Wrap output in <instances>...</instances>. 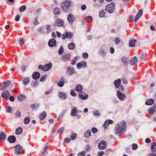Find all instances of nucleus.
<instances>
[{
	"label": "nucleus",
	"instance_id": "nucleus-1",
	"mask_svg": "<svg viewBox=\"0 0 156 156\" xmlns=\"http://www.w3.org/2000/svg\"><path fill=\"white\" fill-rule=\"evenodd\" d=\"M126 128V122L123 121L118 123L115 127V133L118 135L124 132Z\"/></svg>",
	"mask_w": 156,
	"mask_h": 156
},
{
	"label": "nucleus",
	"instance_id": "nucleus-2",
	"mask_svg": "<svg viewBox=\"0 0 156 156\" xmlns=\"http://www.w3.org/2000/svg\"><path fill=\"white\" fill-rule=\"evenodd\" d=\"M60 6L63 11L67 12L69 8L71 6L70 2L67 1L63 2L61 4Z\"/></svg>",
	"mask_w": 156,
	"mask_h": 156
},
{
	"label": "nucleus",
	"instance_id": "nucleus-3",
	"mask_svg": "<svg viewBox=\"0 0 156 156\" xmlns=\"http://www.w3.org/2000/svg\"><path fill=\"white\" fill-rule=\"evenodd\" d=\"M24 150L22 147L18 144L15 147V154L16 155L22 154H23Z\"/></svg>",
	"mask_w": 156,
	"mask_h": 156
},
{
	"label": "nucleus",
	"instance_id": "nucleus-4",
	"mask_svg": "<svg viewBox=\"0 0 156 156\" xmlns=\"http://www.w3.org/2000/svg\"><path fill=\"white\" fill-rule=\"evenodd\" d=\"M115 9V4L112 3L107 6L106 10L110 13H112L114 12Z\"/></svg>",
	"mask_w": 156,
	"mask_h": 156
},
{
	"label": "nucleus",
	"instance_id": "nucleus-5",
	"mask_svg": "<svg viewBox=\"0 0 156 156\" xmlns=\"http://www.w3.org/2000/svg\"><path fill=\"white\" fill-rule=\"evenodd\" d=\"M73 35V34L71 32H66L62 34V38L63 40H65L67 38L70 39L72 38Z\"/></svg>",
	"mask_w": 156,
	"mask_h": 156
},
{
	"label": "nucleus",
	"instance_id": "nucleus-6",
	"mask_svg": "<svg viewBox=\"0 0 156 156\" xmlns=\"http://www.w3.org/2000/svg\"><path fill=\"white\" fill-rule=\"evenodd\" d=\"M66 73L69 76H71L74 74H76V72L73 67H69L67 68Z\"/></svg>",
	"mask_w": 156,
	"mask_h": 156
},
{
	"label": "nucleus",
	"instance_id": "nucleus-7",
	"mask_svg": "<svg viewBox=\"0 0 156 156\" xmlns=\"http://www.w3.org/2000/svg\"><path fill=\"white\" fill-rule=\"evenodd\" d=\"M3 86H2L0 90H4L7 88L11 85V82L8 80L4 81L3 82Z\"/></svg>",
	"mask_w": 156,
	"mask_h": 156
},
{
	"label": "nucleus",
	"instance_id": "nucleus-8",
	"mask_svg": "<svg viewBox=\"0 0 156 156\" xmlns=\"http://www.w3.org/2000/svg\"><path fill=\"white\" fill-rule=\"evenodd\" d=\"M87 64L85 61L78 63L76 64V67L78 69H80L82 68H85L87 67Z\"/></svg>",
	"mask_w": 156,
	"mask_h": 156
},
{
	"label": "nucleus",
	"instance_id": "nucleus-9",
	"mask_svg": "<svg viewBox=\"0 0 156 156\" xmlns=\"http://www.w3.org/2000/svg\"><path fill=\"white\" fill-rule=\"evenodd\" d=\"M117 95L119 98L122 101L125 100L126 98V95L122 93L119 91H117Z\"/></svg>",
	"mask_w": 156,
	"mask_h": 156
},
{
	"label": "nucleus",
	"instance_id": "nucleus-10",
	"mask_svg": "<svg viewBox=\"0 0 156 156\" xmlns=\"http://www.w3.org/2000/svg\"><path fill=\"white\" fill-rule=\"evenodd\" d=\"M98 146L100 149H105L107 146L106 142L104 140L101 141L98 144Z\"/></svg>",
	"mask_w": 156,
	"mask_h": 156
},
{
	"label": "nucleus",
	"instance_id": "nucleus-11",
	"mask_svg": "<svg viewBox=\"0 0 156 156\" xmlns=\"http://www.w3.org/2000/svg\"><path fill=\"white\" fill-rule=\"evenodd\" d=\"M70 55L69 54H66L62 56L61 60L63 62H66L70 59Z\"/></svg>",
	"mask_w": 156,
	"mask_h": 156
},
{
	"label": "nucleus",
	"instance_id": "nucleus-12",
	"mask_svg": "<svg viewBox=\"0 0 156 156\" xmlns=\"http://www.w3.org/2000/svg\"><path fill=\"white\" fill-rule=\"evenodd\" d=\"M78 95L80 98L83 100H86L88 97V95L86 94L84 92H80Z\"/></svg>",
	"mask_w": 156,
	"mask_h": 156
},
{
	"label": "nucleus",
	"instance_id": "nucleus-13",
	"mask_svg": "<svg viewBox=\"0 0 156 156\" xmlns=\"http://www.w3.org/2000/svg\"><path fill=\"white\" fill-rule=\"evenodd\" d=\"M9 93L7 90H6L2 94V98L5 100H7L9 99Z\"/></svg>",
	"mask_w": 156,
	"mask_h": 156
},
{
	"label": "nucleus",
	"instance_id": "nucleus-14",
	"mask_svg": "<svg viewBox=\"0 0 156 156\" xmlns=\"http://www.w3.org/2000/svg\"><path fill=\"white\" fill-rule=\"evenodd\" d=\"M38 68L44 71H47L49 70V63L46 64L43 66L41 65H39Z\"/></svg>",
	"mask_w": 156,
	"mask_h": 156
},
{
	"label": "nucleus",
	"instance_id": "nucleus-15",
	"mask_svg": "<svg viewBox=\"0 0 156 156\" xmlns=\"http://www.w3.org/2000/svg\"><path fill=\"white\" fill-rule=\"evenodd\" d=\"M143 11L142 9H140L139 10L138 12L136 14L134 19L135 22H136L138 19L143 14Z\"/></svg>",
	"mask_w": 156,
	"mask_h": 156
},
{
	"label": "nucleus",
	"instance_id": "nucleus-16",
	"mask_svg": "<svg viewBox=\"0 0 156 156\" xmlns=\"http://www.w3.org/2000/svg\"><path fill=\"white\" fill-rule=\"evenodd\" d=\"M74 18L73 15L72 13L69 14L67 16V20L69 23L71 24L73 23Z\"/></svg>",
	"mask_w": 156,
	"mask_h": 156
},
{
	"label": "nucleus",
	"instance_id": "nucleus-17",
	"mask_svg": "<svg viewBox=\"0 0 156 156\" xmlns=\"http://www.w3.org/2000/svg\"><path fill=\"white\" fill-rule=\"evenodd\" d=\"M65 79L64 77H61L59 82L58 83L57 85L60 87H62L65 83Z\"/></svg>",
	"mask_w": 156,
	"mask_h": 156
},
{
	"label": "nucleus",
	"instance_id": "nucleus-18",
	"mask_svg": "<svg viewBox=\"0 0 156 156\" xmlns=\"http://www.w3.org/2000/svg\"><path fill=\"white\" fill-rule=\"evenodd\" d=\"M130 65L132 66L134 65L138 62V58L136 56L131 58L129 61Z\"/></svg>",
	"mask_w": 156,
	"mask_h": 156
},
{
	"label": "nucleus",
	"instance_id": "nucleus-19",
	"mask_svg": "<svg viewBox=\"0 0 156 156\" xmlns=\"http://www.w3.org/2000/svg\"><path fill=\"white\" fill-rule=\"evenodd\" d=\"M55 23L58 27H62L64 24L63 21L62 20L59 19H58L56 20Z\"/></svg>",
	"mask_w": 156,
	"mask_h": 156
},
{
	"label": "nucleus",
	"instance_id": "nucleus-20",
	"mask_svg": "<svg viewBox=\"0 0 156 156\" xmlns=\"http://www.w3.org/2000/svg\"><path fill=\"white\" fill-rule=\"evenodd\" d=\"M121 61L123 64L125 66H127L128 65V58L127 57L125 56H123L121 58Z\"/></svg>",
	"mask_w": 156,
	"mask_h": 156
},
{
	"label": "nucleus",
	"instance_id": "nucleus-21",
	"mask_svg": "<svg viewBox=\"0 0 156 156\" xmlns=\"http://www.w3.org/2000/svg\"><path fill=\"white\" fill-rule=\"evenodd\" d=\"M59 97L62 99H65L67 97V94L63 92H60L58 94Z\"/></svg>",
	"mask_w": 156,
	"mask_h": 156
},
{
	"label": "nucleus",
	"instance_id": "nucleus-22",
	"mask_svg": "<svg viewBox=\"0 0 156 156\" xmlns=\"http://www.w3.org/2000/svg\"><path fill=\"white\" fill-rule=\"evenodd\" d=\"M78 113V110L76 107H74L71 110V115L73 116H76Z\"/></svg>",
	"mask_w": 156,
	"mask_h": 156
},
{
	"label": "nucleus",
	"instance_id": "nucleus-23",
	"mask_svg": "<svg viewBox=\"0 0 156 156\" xmlns=\"http://www.w3.org/2000/svg\"><path fill=\"white\" fill-rule=\"evenodd\" d=\"M136 40L133 38L130 39L129 41V46L131 47H134L135 46V44L136 42Z\"/></svg>",
	"mask_w": 156,
	"mask_h": 156
},
{
	"label": "nucleus",
	"instance_id": "nucleus-24",
	"mask_svg": "<svg viewBox=\"0 0 156 156\" xmlns=\"http://www.w3.org/2000/svg\"><path fill=\"white\" fill-rule=\"evenodd\" d=\"M98 53L99 55L103 57H105L106 55V52L104 49L102 48H100L99 49Z\"/></svg>",
	"mask_w": 156,
	"mask_h": 156
},
{
	"label": "nucleus",
	"instance_id": "nucleus-25",
	"mask_svg": "<svg viewBox=\"0 0 156 156\" xmlns=\"http://www.w3.org/2000/svg\"><path fill=\"white\" fill-rule=\"evenodd\" d=\"M121 79H119L114 81V84L115 87L116 88H118L120 86Z\"/></svg>",
	"mask_w": 156,
	"mask_h": 156
},
{
	"label": "nucleus",
	"instance_id": "nucleus-26",
	"mask_svg": "<svg viewBox=\"0 0 156 156\" xmlns=\"http://www.w3.org/2000/svg\"><path fill=\"white\" fill-rule=\"evenodd\" d=\"M8 140L10 143H13L16 140V137L14 136H10L8 138Z\"/></svg>",
	"mask_w": 156,
	"mask_h": 156
},
{
	"label": "nucleus",
	"instance_id": "nucleus-27",
	"mask_svg": "<svg viewBox=\"0 0 156 156\" xmlns=\"http://www.w3.org/2000/svg\"><path fill=\"white\" fill-rule=\"evenodd\" d=\"M91 132L90 130H87L84 133V137L86 138L89 139L91 136Z\"/></svg>",
	"mask_w": 156,
	"mask_h": 156
},
{
	"label": "nucleus",
	"instance_id": "nucleus-28",
	"mask_svg": "<svg viewBox=\"0 0 156 156\" xmlns=\"http://www.w3.org/2000/svg\"><path fill=\"white\" fill-rule=\"evenodd\" d=\"M113 123V121L112 120L108 119L105 121L104 123V124L103 126L104 128H106L107 127V126L108 125L112 124Z\"/></svg>",
	"mask_w": 156,
	"mask_h": 156
},
{
	"label": "nucleus",
	"instance_id": "nucleus-29",
	"mask_svg": "<svg viewBox=\"0 0 156 156\" xmlns=\"http://www.w3.org/2000/svg\"><path fill=\"white\" fill-rule=\"evenodd\" d=\"M40 76V73L38 72H36L33 74L32 77L34 79L37 80L39 78Z\"/></svg>",
	"mask_w": 156,
	"mask_h": 156
},
{
	"label": "nucleus",
	"instance_id": "nucleus-30",
	"mask_svg": "<svg viewBox=\"0 0 156 156\" xmlns=\"http://www.w3.org/2000/svg\"><path fill=\"white\" fill-rule=\"evenodd\" d=\"M56 41L54 39H52L49 40V47H52L55 46Z\"/></svg>",
	"mask_w": 156,
	"mask_h": 156
},
{
	"label": "nucleus",
	"instance_id": "nucleus-31",
	"mask_svg": "<svg viewBox=\"0 0 156 156\" xmlns=\"http://www.w3.org/2000/svg\"><path fill=\"white\" fill-rule=\"evenodd\" d=\"M83 87L81 84H78L76 87L75 90L77 92H81V91L83 90Z\"/></svg>",
	"mask_w": 156,
	"mask_h": 156
},
{
	"label": "nucleus",
	"instance_id": "nucleus-32",
	"mask_svg": "<svg viewBox=\"0 0 156 156\" xmlns=\"http://www.w3.org/2000/svg\"><path fill=\"white\" fill-rule=\"evenodd\" d=\"M53 12L55 15H59L61 12L58 8L56 7L53 10Z\"/></svg>",
	"mask_w": 156,
	"mask_h": 156
},
{
	"label": "nucleus",
	"instance_id": "nucleus-33",
	"mask_svg": "<svg viewBox=\"0 0 156 156\" xmlns=\"http://www.w3.org/2000/svg\"><path fill=\"white\" fill-rule=\"evenodd\" d=\"M151 152L152 154L153 153V152H155L156 151V142H154L153 143L151 147Z\"/></svg>",
	"mask_w": 156,
	"mask_h": 156
},
{
	"label": "nucleus",
	"instance_id": "nucleus-34",
	"mask_svg": "<svg viewBox=\"0 0 156 156\" xmlns=\"http://www.w3.org/2000/svg\"><path fill=\"white\" fill-rule=\"evenodd\" d=\"M30 80L29 78L28 77H25L23 79V82L24 85H27L30 82Z\"/></svg>",
	"mask_w": 156,
	"mask_h": 156
},
{
	"label": "nucleus",
	"instance_id": "nucleus-35",
	"mask_svg": "<svg viewBox=\"0 0 156 156\" xmlns=\"http://www.w3.org/2000/svg\"><path fill=\"white\" fill-rule=\"evenodd\" d=\"M106 9H103L100 11L99 13V16L100 17H104L105 14L106 12Z\"/></svg>",
	"mask_w": 156,
	"mask_h": 156
},
{
	"label": "nucleus",
	"instance_id": "nucleus-36",
	"mask_svg": "<svg viewBox=\"0 0 156 156\" xmlns=\"http://www.w3.org/2000/svg\"><path fill=\"white\" fill-rule=\"evenodd\" d=\"M26 98V97L23 94H20L18 96L17 99L19 101H22L25 99Z\"/></svg>",
	"mask_w": 156,
	"mask_h": 156
},
{
	"label": "nucleus",
	"instance_id": "nucleus-37",
	"mask_svg": "<svg viewBox=\"0 0 156 156\" xmlns=\"http://www.w3.org/2000/svg\"><path fill=\"white\" fill-rule=\"evenodd\" d=\"M154 102V101L152 99H150L146 101L145 104L147 105H150L153 104Z\"/></svg>",
	"mask_w": 156,
	"mask_h": 156
},
{
	"label": "nucleus",
	"instance_id": "nucleus-38",
	"mask_svg": "<svg viewBox=\"0 0 156 156\" xmlns=\"http://www.w3.org/2000/svg\"><path fill=\"white\" fill-rule=\"evenodd\" d=\"M46 113L45 112H43L42 114H41L39 118L40 119L42 120H44V119L45 118L46 116Z\"/></svg>",
	"mask_w": 156,
	"mask_h": 156
},
{
	"label": "nucleus",
	"instance_id": "nucleus-39",
	"mask_svg": "<svg viewBox=\"0 0 156 156\" xmlns=\"http://www.w3.org/2000/svg\"><path fill=\"white\" fill-rule=\"evenodd\" d=\"M75 47V44L73 42L69 43L68 45V48L70 50H73L74 49Z\"/></svg>",
	"mask_w": 156,
	"mask_h": 156
},
{
	"label": "nucleus",
	"instance_id": "nucleus-40",
	"mask_svg": "<svg viewBox=\"0 0 156 156\" xmlns=\"http://www.w3.org/2000/svg\"><path fill=\"white\" fill-rule=\"evenodd\" d=\"M23 131V129L21 127H19L16 129L15 131V133L17 135L20 134Z\"/></svg>",
	"mask_w": 156,
	"mask_h": 156
},
{
	"label": "nucleus",
	"instance_id": "nucleus-41",
	"mask_svg": "<svg viewBox=\"0 0 156 156\" xmlns=\"http://www.w3.org/2000/svg\"><path fill=\"white\" fill-rule=\"evenodd\" d=\"M6 137V134L2 132H1L0 134V141L4 140Z\"/></svg>",
	"mask_w": 156,
	"mask_h": 156
},
{
	"label": "nucleus",
	"instance_id": "nucleus-42",
	"mask_svg": "<svg viewBox=\"0 0 156 156\" xmlns=\"http://www.w3.org/2000/svg\"><path fill=\"white\" fill-rule=\"evenodd\" d=\"M148 112L149 113L151 114H153L155 112V109L153 107H152L149 108L148 110Z\"/></svg>",
	"mask_w": 156,
	"mask_h": 156
},
{
	"label": "nucleus",
	"instance_id": "nucleus-43",
	"mask_svg": "<svg viewBox=\"0 0 156 156\" xmlns=\"http://www.w3.org/2000/svg\"><path fill=\"white\" fill-rule=\"evenodd\" d=\"M30 119L29 117H26L24 119V122L25 124H28L30 122Z\"/></svg>",
	"mask_w": 156,
	"mask_h": 156
},
{
	"label": "nucleus",
	"instance_id": "nucleus-44",
	"mask_svg": "<svg viewBox=\"0 0 156 156\" xmlns=\"http://www.w3.org/2000/svg\"><path fill=\"white\" fill-rule=\"evenodd\" d=\"M93 115L95 117H97L100 116V114L98 110H95L93 112Z\"/></svg>",
	"mask_w": 156,
	"mask_h": 156
},
{
	"label": "nucleus",
	"instance_id": "nucleus-45",
	"mask_svg": "<svg viewBox=\"0 0 156 156\" xmlns=\"http://www.w3.org/2000/svg\"><path fill=\"white\" fill-rule=\"evenodd\" d=\"M39 82L37 81H33L31 83V86L33 87H37L38 84Z\"/></svg>",
	"mask_w": 156,
	"mask_h": 156
},
{
	"label": "nucleus",
	"instance_id": "nucleus-46",
	"mask_svg": "<svg viewBox=\"0 0 156 156\" xmlns=\"http://www.w3.org/2000/svg\"><path fill=\"white\" fill-rule=\"evenodd\" d=\"M26 9V5H23L19 9V11L20 12H24Z\"/></svg>",
	"mask_w": 156,
	"mask_h": 156
},
{
	"label": "nucleus",
	"instance_id": "nucleus-47",
	"mask_svg": "<svg viewBox=\"0 0 156 156\" xmlns=\"http://www.w3.org/2000/svg\"><path fill=\"white\" fill-rule=\"evenodd\" d=\"M78 57H79L76 56L73 58L71 63V64L72 65L74 66L76 64V62L78 58Z\"/></svg>",
	"mask_w": 156,
	"mask_h": 156
},
{
	"label": "nucleus",
	"instance_id": "nucleus-48",
	"mask_svg": "<svg viewBox=\"0 0 156 156\" xmlns=\"http://www.w3.org/2000/svg\"><path fill=\"white\" fill-rule=\"evenodd\" d=\"M77 134L76 133H72L71 136V139L72 140H75L76 138Z\"/></svg>",
	"mask_w": 156,
	"mask_h": 156
},
{
	"label": "nucleus",
	"instance_id": "nucleus-49",
	"mask_svg": "<svg viewBox=\"0 0 156 156\" xmlns=\"http://www.w3.org/2000/svg\"><path fill=\"white\" fill-rule=\"evenodd\" d=\"M48 147L47 145V146L45 147L44 149V150L43 152H42V154L43 155H46V154H48V153L47 151L48 149Z\"/></svg>",
	"mask_w": 156,
	"mask_h": 156
},
{
	"label": "nucleus",
	"instance_id": "nucleus-50",
	"mask_svg": "<svg viewBox=\"0 0 156 156\" xmlns=\"http://www.w3.org/2000/svg\"><path fill=\"white\" fill-rule=\"evenodd\" d=\"M114 42L115 44H119L120 42V40L118 37H116L114 39Z\"/></svg>",
	"mask_w": 156,
	"mask_h": 156
},
{
	"label": "nucleus",
	"instance_id": "nucleus-51",
	"mask_svg": "<svg viewBox=\"0 0 156 156\" xmlns=\"http://www.w3.org/2000/svg\"><path fill=\"white\" fill-rule=\"evenodd\" d=\"M92 17L91 16H89L86 18V21L87 22H90L92 21Z\"/></svg>",
	"mask_w": 156,
	"mask_h": 156
},
{
	"label": "nucleus",
	"instance_id": "nucleus-52",
	"mask_svg": "<svg viewBox=\"0 0 156 156\" xmlns=\"http://www.w3.org/2000/svg\"><path fill=\"white\" fill-rule=\"evenodd\" d=\"M88 57V55L87 52L83 53L82 55L83 58L85 59H87Z\"/></svg>",
	"mask_w": 156,
	"mask_h": 156
},
{
	"label": "nucleus",
	"instance_id": "nucleus-53",
	"mask_svg": "<svg viewBox=\"0 0 156 156\" xmlns=\"http://www.w3.org/2000/svg\"><path fill=\"white\" fill-rule=\"evenodd\" d=\"M86 154V152L85 151H82L80 152L78 154V156H84Z\"/></svg>",
	"mask_w": 156,
	"mask_h": 156
},
{
	"label": "nucleus",
	"instance_id": "nucleus-54",
	"mask_svg": "<svg viewBox=\"0 0 156 156\" xmlns=\"http://www.w3.org/2000/svg\"><path fill=\"white\" fill-rule=\"evenodd\" d=\"M21 115V112L19 110L17 111L15 114L16 117L17 118H20V117Z\"/></svg>",
	"mask_w": 156,
	"mask_h": 156
},
{
	"label": "nucleus",
	"instance_id": "nucleus-55",
	"mask_svg": "<svg viewBox=\"0 0 156 156\" xmlns=\"http://www.w3.org/2000/svg\"><path fill=\"white\" fill-rule=\"evenodd\" d=\"M132 149L133 150H136L137 149V145L136 144H133L131 146Z\"/></svg>",
	"mask_w": 156,
	"mask_h": 156
},
{
	"label": "nucleus",
	"instance_id": "nucleus-56",
	"mask_svg": "<svg viewBox=\"0 0 156 156\" xmlns=\"http://www.w3.org/2000/svg\"><path fill=\"white\" fill-rule=\"evenodd\" d=\"M24 43L25 41L23 38H21L19 39V43L20 45L24 44Z\"/></svg>",
	"mask_w": 156,
	"mask_h": 156
},
{
	"label": "nucleus",
	"instance_id": "nucleus-57",
	"mask_svg": "<svg viewBox=\"0 0 156 156\" xmlns=\"http://www.w3.org/2000/svg\"><path fill=\"white\" fill-rule=\"evenodd\" d=\"M145 58V56L143 55H141L139 56V62H141L144 60Z\"/></svg>",
	"mask_w": 156,
	"mask_h": 156
},
{
	"label": "nucleus",
	"instance_id": "nucleus-58",
	"mask_svg": "<svg viewBox=\"0 0 156 156\" xmlns=\"http://www.w3.org/2000/svg\"><path fill=\"white\" fill-rule=\"evenodd\" d=\"M64 51V49L63 48L62 46H61L60 47V48H59L58 53L59 55H60L61 54H62Z\"/></svg>",
	"mask_w": 156,
	"mask_h": 156
},
{
	"label": "nucleus",
	"instance_id": "nucleus-59",
	"mask_svg": "<svg viewBox=\"0 0 156 156\" xmlns=\"http://www.w3.org/2000/svg\"><path fill=\"white\" fill-rule=\"evenodd\" d=\"M64 128L62 127L59 128L57 131V133H63L64 131Z\"/></svg>",
	"mask_w": 156,
	"mask_h": 156
},
{
	"label": "nucleus",
	"instance_id": "nucleus-60",
	"mask_svg": "<svg viewBox=\"0 0 156 156\" xmlns=\"http://www.w3.org/2000/svg\"><path fill=\"white\" fill-rule=\"evenodd\" d=\"M70 94L73 96L75 97L76 96V94L75 93L74 90H72L71 91Z\"/></svg>",
	"mask_w": 156,
	"mask_h": 156
},
{
	"label": "nucleus",
	"instance_id": "nucleus-61",
	"mask_svg": "<svg viewBox=\"0 0 156 156\" xmlns=\"http://www.w3.org/2000/svg\"><path fill=\"white\" fill-rule=\"evenodd\" d=\"M91 130L92 133H95L98 131V129L97 128L95 127H93L91 129Z\"/></svg>",
	"mask_w": 156,
	"mask_h": 156
},
{
	"label": "nucleus",
	"instance_id": "nucleus-62",
	"mask_svg": "<svg viewBox=\"0 0 156 156\" xmlns=\"http://www.w3.org/2000/svg\"><path fill=\"white\" fill-rule=\"evenodd\" d=\"M122 80L123 82V83L124 84H127L128 83V81L125 78H122Z\"/></svg>",
	"mask_w": 156,
	"mask_h": 156
},
{
	"label": "nucleus",
	"instance_id": "nucleus-63",
	"mask_svg": "<svg viewBox=\"0 0 156 156\" xmlns=\"http://www.w3.org/2000/svg\"><path fill=\"white\" fill-rule=\"evenodd\" d=\"M6 110L8 112H10L12 111V108L10 106H9L7 108Z\"/></svg>",
	"mask_w": 156,
	"mask_h": 156
},
{
	"label": "nucleus",
	"instance_id": "nucleus-64",
	"mask_svg": "<svg viewBox=\"0 0 156 156\" xmlns=\"http://www.w3.org/2000/svg\"><path fill=\"white\" fill-rule=\"evenodd\" d=\"M34 24L35 25H36L38 24L37 18H36L34 19Z\"/></svg>",
	"mask_w": 156,
	"mask_h": 156
}]
</instances>
